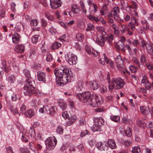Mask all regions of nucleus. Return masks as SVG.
I'll use <instances>...</instances> for the list:
<instances>
[{
  "mask_svg": "<svg viewBox=\"0 0 153 153\" xmlns=\"http://www.w3.org/2000/svg\"><path fill=\"white\" fill-rule=\"evenodd\" d=\"M54 74L58 84H65L71 81L72 76L71 69L65 66H61L55 69Z\"/></svg>",
  "mask_w": 153,
  "mask_h": 153,
  "instance_id": "1",
  "label": "nucleus"
},
{
  "mask_svg": "<svg viewBox=\"0 0 153 153\" xmlns=\"http://www.w3.org/2000/svg\"><path fill=\"white\" fill-rule=\"evenodd\" d=\"M109 90L111 92L113 89H120L125 84L124 80L120 78H112L108 81Z\"/></svg>",
  "mask_w": 153,
  "mask_h": 153,
  "instance_id": "2",
  "label": "nucleus"
},
{
  "mask_svg": "<svg viewBox=\"0 0 153 153\" xmlns=\"http://www.w3.org/2000/svg\"><path fill=\"white\" fill-rule=\"evenodd\" d=\"M24 93L25 95L31 96L34 94L38 97H42L44 95L43 93L34 87H24Z\"/></svg>",
  "mask_w": 153,
  "mask_h": 153,
  "instance_id": "3",
  "label": "nucleus"
},
{
  "mask_svg": "<svg viewBox=\"0 0 153 153\" xmlns=\"http://www.w3.org/2000/svg\"><path fill=\"white\" fill-rule=\"evenodd\" d=\"M102 102V99L100 97H99L96 94H93L88 100V104L92 107H96L100 105Z\"/></svg>",
  "mask_w": 153,
  "mask_h": 153,
  "instance_id": "4",
  "label": "nucleus"
},
{
  "mask_svg": "<svg viewBox=\"0 0 153 153\" xmlns=\"http://www.w3.org/2000/svg\"><path fill=\"white\" fill-rule=\"evenodd\" d=\"M57 143V140L54 136L49 137L45 140V144L48 149L49 150L53 149Z\"/></svg>",
  "mask_w": 153,
  "mask_h": 153,
  "instance_id": "5",
  "label": "nucleus"
},
{
  "mask_svg": "<svg viewBox=\"0 0 153 153\" xmlns=\"http://www.w3.org/2000/svg\"><path fill=\"white\" fill-rule=\"evenodd\" d=\"M91 96V93L89 91H86L82 94L76 95V97L79 101L83 103L87 102L88 104Z\"/></svg>",
  "mask_w": 153,
  "mask_h": 153,
  "instance_id": "6",
  "label": "nucleus"
},
{
  "mask_svg": "<svg viewBox=\"0 0 153 153\" xmlns=\"http://www.w3.org/2000/svg\"><path fill=\"white\" fill-rule=\"evenodd\" d=\"M66 61L70 65H75L77 62V57L74 54L69 52L65 55Z\"/></svg>",
  "mask_w": 153,
  "mask_h": 153,
  "instance_id": "7",
  "label": "nucleus"
},
{
  "mask_svg": "<svg viewBox=\"0 0 153 153\" xmlns=\"http://www.w3.org/2000/svg\"><path fill=\"white\" fill-rule=\"evenodd\" d=\"M119 9L117 7H115L114 8L111 13L110 14H112L113 18L119 23L124 22V20L121 19L119 15Z\"/></svg>",
  "mask_w": 153,
  "mask_h": 153,
  "instance_id": "8",
  "label": "nucleus"
},
{
  "mask_svg": "<svg viewBox=\"0 0 153 153\" xmlns=\"http://www.w3.org/2000/svg\"><path fill=\"white\" fill-rule=\"evenodd\" d=\"M141 46L143 47H145L147 52L150 55H153V45L150 43H145L142 42Z\"/></svg>",
  "mask_w": 153,
  "mask_h": 153,
  "instance_id": "9",
  "label": "nucleus"
},
{
  "mask_svg": "<svg viewBox=\"0 0 153 153\" xmlns=\"http://www.w3.org/2000/svg\"><path fill=\"white\" fill-rule=\"evenodd\" d=\"M115 61L117 66L119 70H123L124 67L123 61L121 57L118 55L115 59Z\"/></svg>",
  "mask_w": 153,
  "mask_h": 153,
  "instance_id": "10",
  "label": "nucleus"
},
{
  "mask_svg": "<svg viewBox=\"0 0 153 153\" xmlns=\"http://www.w3.org/2000/svg\"><path fill=\"white\" fill-rule=\"evenodd\" d=\"M51 7L53 9H55L61 6L60 0H49Z\"/></svg>",
  "mask_w": 153,
  "mask_h": 153,
  "instance_id": "11",
  "label": "nucleus"
},
{
  "mask_svg": "<svg viewBox=\"0 0 153 153\" xmlns=\"http://www.w3.org/2000/svg\"><path fill=\"white\" fill-rule=\"evenodd\" d=\"M106 145L107 147H109L112 149H115L117 147L115 142L114 140L112 139L108 140Z\"/></svg>",
  "mask_w": 153,
  "mask_h": 153,
  "instance_id": "12",
  "label": "nucleus"
},
{
  "mask_svg": "<svg viewBox=\"0 0 153 153\" xmlns=\"http://www.w3.org/2000/svg\"><path fill=\"white\" fill-rule=\"evenodd\" d=\"M106 35H102L99 36L97 37V39H96V42L97 44L100 46H102L104 45L105 42V38L106 37Z\"/></svg>",
  "mask_w": 153,
  "mask_h": 153,
  "instance_id": "13",
  "label": "nucleus"
},
{
  "mask_svg": "<svg viewBox=\"0 0 153 153\" xmlns=\"http://www.w3.org/2000/svg\"><path fill=\"white\" fill-rule=\"evenodd\" d=\"M85 49L86 51L88 54L91 55L92 53L94 57L97 56L98 55L97 52L90 46L86 45L85 46Z\"/></svg>",
  "mask_w": 153,
  "mask_h": 153,
  "instance_id": "14",
  "label": "nucleus"
},
{
  "mask_svg": "<svg viewBox=\"0 0 153 153\" xmlns=\"http://www.w3.org/2000/svg\"><path fill=\"white\" fill-rule=\"evenodd\" d=\"M21 37L19 34L15 32L12 35V40L14 44H18L20 41Z\"/></svg>",
  "mask_w": 153,
  "mask_h": 153,
  "instance_id": "15",
  "label": "nucleus"
},
{
  "mask_svg": "<svg viewBox=\"0 0 153 153\" xmlns=\"http://www.w3.org/2000/svg\"><path fill=\"white\" fill-rule=\"evenodd\" d=\"M140 111L141 113L144 115H147L150 113V110L148 106H141L140 107Z\"/></svg>",
  "mask_w": 153,
  "mask_h": 153,
  "instance_id": "16",
  "label": "nucleus"
},
{
  "mask_svg": "<svg viewBox=\"0 0 153 153\" xmlns=\"http://www.w3.org/2000/svg\"><path fill=\"white\" fill-rule=\"evenodd\" d=\"M77 117L75 115H73L68 118V120L67 122L66 126H70L73 124L76 121Z\"/></svg>",
  "mask_w": 153,
  "mask_h": 153,
  "instance_id": "17",
  "label": "nucleus"
},
{
  "mask_svg": "<svg viewBox=\"0 0 153 153\" xmlns=\"http://www.w3.org/2000/svg\"><path fill=\"white\" fill-rule=\"evenodd\" d=\"M93 120L94 123L101 126L104 124V119L101 117H94Z\"/></svg>",
  "mask_w": 153,
  "mask_h": 153,
  "instance_id": "18",
  "label": "nucleus"
},
{
  "mask_svg": "<svg viewBox=\"0 0 153 153\" xmlns=\"http://www.w3.org/2000/svg\"><path fill=\"white\" fill-rule=\"evenodd\" d=\"M141 26L143 29L144 30H149L150 26L148 22L146 20H142L141 21Z\"/></svg>",
  "mask_w": 153,
  "mask_h": 153,
  "instance_id": "19",
  "label": "nucleus"
},
{
  "mask_svg": "<svg viewBox=\"0 0 153 153\" xmlns=\"http://www.w3.org/2000/svg\"><path fill=\"white\" fill-rule=\"evenodd\" d=\"M25 48L23 45H17L15 46V50L18 53H22L24 51Z\"/></svg>",
  "mask_w": 153,
  "mask_h": 153,
  "instance_id": "20",
  "label": "nucleus"
},
{
  "mask_svg": "<svg viewBox=\"0 0 153 153\" xmlns=\"http://www.w3.org/2000/svg\"><path fill=\"white\" fill-rule=\"evenodd\" d=\"M74 87L76 88V91H81L84 88V83L82 81H78Z\"/></svg>",
  "mask_w": 153,
  "mask_h": 153,
  "instance_id": "21",
  "label": "nucleus"
},
{
  "mask_svg": "<svg viewBox=\"0 0 153 153\" xmlns=\"http://www.w3.org/2000/svg\"><path fill=\"white\" fill-rule=\"evenodd\" d=\"M37 78L39 81L45 82V74L42 72H39L37 73Z\"/></svg>",
  "mask_w": 153,
  "mask_h": 153,
  "instance_id": "22",
  "label": "nucleus"
},
{
  "mask_svg": "<svg viewBox=\"0 0 153 153\" xmlns=\"http://www.w3.org/2000/svg\"><path fill=\"white\" fill-rule=\"evenodd\" d=\"M89 85L90 88L92 90H96L99 88L97 82L95 80L90 82Z\"/></svg>",
  "mask_w": 153,
  "mask_h": 153,
  "instance_id": "23",
  "label": "nucleus"
},
{
  "mask_svg": "<svg viewBox=\"0 0 153 153\" xmlns=\"http://www.w3.org/2000/svg\"><path fill=\"white\" fill-rule=\"evenodd\" d=\"M36 55V50L34 48H31L27 53V56L30 59H32Z\"/></svg>",
  "mask_w": 153,
  "mask_h": 153,
  "instance_id": "24",
  "label": "nucleus"
},
{
  "mask_svg": "<svg viewBox=\"0 0 153 153\" xmlns=\"http://www.w3.org/2000/svg\"><path fill=\"white\" fill-rule=\"evenodd\" d=\"M34 84L33 81L30 78L27 79L25 82L24 87H34L33 84Z\"/></svg>",
  "mask_w": 153,
  "mask_h": 153,
  "instance_id": "25",
  "label": "nucleus"
},
{
  "mask_svg": "<svg viewBox=\"0 0 153 153\" xmlns=\"http://www.w3.org/2000/svg\"><path fill=\"white\" fill-rule=\"evenodd\" d=\"M121 22V23H119L120 24V31L121 33L123 34L125 33L127 30V25L126 24H122Z\"/></svg>",
  "mask_w": 153,
  "mask_h": 153,
  "instance_id": "26",
  "label": "nucleus"
},
{
  "mask_svg": "<svg viewBox=\"0 0 153 153\" xmlns=\"http://www.w3.org/2000/svg\"><path fill=\"white\" fill-rule=\"evenodd\" d=\"M137 126L141 128H144L146 125L145 124V122L139 119L137 120L136 122Z\"/></svg>",
  "mask_w": 153,
  "mask_h": 153,
  "instance_id": "27",
  "label": "nucleus"
},
{
  "mask_svg": "<svg viewBox=\"0 0 153 153\" xmlns=\"http://www.w3.org/2000/svg\"><path fill=\"white\" fill-rule=\"evenodd\" d=\"M61 46V44L57 42H55L52 44L51 48L52 49L55 50L58 49Z\"/></svg>",
  "mask_w": 153,
  "mask_h": 153,
  "instance_id": "28",
  "label": "nucleus"
},
{
  "mask_svg": "<svg viewBox=\"0 0 153 153\" xmlns=\"http://www.w3.org/2000/svg\"><path fill=\"white\" fill-rule=\"evenodd\" d=\"M25 115L28 117H30L33 116L35 114V112L33 110L30 109L28 110L25 113Z\"/></svg>",
  "mask_w": 153,
  "mask_h": 153,
  "instance_id": "29",
  "label": "nucleus"
},
{
  "mask_svg": "<svg viewBox=\"0 0 153 153\" xmlns=\"http://www.w3.org/2000/svg\"><path fill=\"white\" fill-rule=\"evenodd\" d=\"M49 107L48 105L43 106L42 107H40L39 109V112L41 113H43L48 112L49 110Z\"/></svg>",
  "mask_w": 153,
  "mask_h": 153,
  "instance_id": "30",
  "label": "nucleus"
},
{
  "mask_svg": "<svg viewBox=\"0 0 153 153\" xmlns=\"http://www.w3.org/2000/svg\"><path fill=\"white\" fill-rule=\"evenodd\" d=\"M101 126H99L96 123H94L92 128V130L93 132L101 131L100 127Z\"/></svg>",
  "mask_w": 153,
  "mask_h": 153,
  "instance_id": "31",
  "label": "nucleus"
},
{
  "mask_svg": "<svg viewBox=\"0 0 153 153\" xmlns=\"http://www.w3.org/2000/svg\"><path fill=\"white\" fill-rule=\"evenodd\" d=\"M72 11L74 14L78 13L80 11L78 7L76 4H74L72 5Z\"/></svg>",
  "mask_w": 153,
  "mask_h": 153,
  "instance_id": "32",
  "label": "nucleus"
},
{
  "mask_svg": "<svg viewBox=\"0 0 153 153\" xmlns=\"http://www.w3.org/2000/svg\"><path fill=\"white\" fill-rule=\"evenodd\" d=\"M103 55L104 57V59L106 63L107 64L109 65L111 67H113L114 64L113 62L111 60L108 59L105 56V53L103 54Z\"/></svg>",
  "mask_w": 153,
  "mask_h": 153,
  "instance_id": "33",
  "label": "nucleus"
},
{
  "mask_svg": "<svg viewBox=\"0 0 153 153\" xmlns=\"http://www.w3.org/2000/svg\"><path fill=\"white\" fill-rule=\"evenodd\" d=\"M127 42L128 44L126 45L125 47L128 50L129 53H131V52L132 49L129 45L132 43V41L130 39H128L127 40Z\"/></svg>",
  "mask_w": 153,
  "mask_h": 153,
  "instance_id": "34",
  "label": "nucleus"
},
{
  "mask_svg": "<svg viewBox=\"0 0 153 153\" xmlns=\"http://www.w3.org/2000/svg\"><path fill=\"white\" fill-rule=\"evenodd\" d=\"M49 110L50 114L53 115L56 112V106H51L50 108H49Z\"/></svg>",
  "mask_w": 153,
  "mask_h": 153,
  "instance_id": "35",
  "label": "nucleus"
},
{
  "mask_svg": "<svg viewBox=\"0 0 153 153\" xmlns=\"http://www.w3.org/2000/svg\"><path fill=\"white\" fill-rule=\"evenodd\" d=\"M59 106L62 111H63L66 108L67 105L65 102L60 101L59 103Z\"/></svg>",
  "mask_w": 153,
  "mask_h": 153,
  "instance_id": "36",
  "label": "nucleus"
},
{
  "mask_svg": "<svg viewBox=\"0 0 153 153\" xmlns=\"http://www.w3.org/2000/svg\"><path fill=\"white\" fill-rule=\"evenodd\" d=\"M110 119L112 121L116 123H119L120 121V117L118 116L111 115Z\"/></svg>",
  "mask_w": 153,
  "mask_h": 153,
  "instance_id": "37",
  "label": "nucleus"
},
{
  "mask_svg": "<svg viewBox=\"0 0 153 153\" xmlns=\"http://www.w3.org/2000/svg\"><path fill=\"white\" fill-rule=\"evenodd\" d=\"M92 5L94 7L93 10H92L91 9V6L89 7L88 12L90 13H91L93 12L94 13H96L97 11V7L96 4L94 3H93L92 4Z\"/></svg>",
  "mask_w": 153,
  "mask_h": 153,
  "instance_id": "38",
  "label": "nucleus"
},
{
  "mask_svg": "<svg viewBox=\"0 0 153 153\" xmlns=\"http://www.w3.org/2000/svg\"><path fill=\"white\" fill-rule=\"evenodd\" d=\"M111 27L114 30V34L116 35H118L119 33V31L117 26L115 24H112Z\"/></svg>",
  "mask_w": 153,
  "mask_h": 153,
  "instance_id": "39",
  "label": "nucleus"
},
{
  "mask_svg": "<svg viewBox=\"0 0 153 153\" xmlns=\"http://www.w3.org/2000/svg\"><path fill=\"white\" fill-rule=\"evenodd\" d=\"M96 29L98 31L101 32L102 35H106V33L104 31V28L103 27L101 26H97L96 27Z\"/></svg>",
  "mask_w": 153,
  "mask_h": 153,
  "instance_id": "40",
  "label": "nucleus"
},
{
  "mask_svg": "<svg viewBox=\"0 0 153 153\" xmlns=\"http://www.w3.org/2000/svg\"><path fill=\"white\" fill-rule=\"evenodd\" d=\"M132 61L133 62L136 63L139 68H141L143 67V65L140 63L136 57H132Z\"/></svg>",
  "mask_w": 153,
  "mask_h": 153,
  "instance_id": "41",
  "label": "nucleus"
},
{
  "mask_svg": "<svg viewBox=\"0 0 153 153\" xmlns=\"http://www.w3.org/2000/svg\"><path fill=\"white\" fill-rule=\"evenodd\" d=\"M76 38L78 41L80 42L82 41L84 39L82 34L80 33H78L76 34Z\"/></svg>",
  "mask_w": 153,
  "mask_h": 153,
  "instance_id": "42",
  "label": "nucleus"
},
{
  "mask_svg": "<svg viewBox=\"0 0 153 153\" xmlns=\"http://www.w3.org/2000/svg\"><path fill=\"white\" fill-rule=\"evenodd\" d=\"M129 69L131 71V72L134 73H136L137 70L138 69V68L135 67L134 65H131L129 66Z\"/></svg>",
  "mask_w": 153,
  "mask_h": 153,
  "instance_id": "43",
  "label": "nucleus"
},
{
  "mask_svg": "<svg viewBox=\"0 0 153 153\" xmlns=\"http://www.w3.org/2000/svg\"><path fill=\"white\" fill-rule=\"evenodd\" d=\"M140 148L139 146H135L132 149V153H140Z\"/></svg>",
  "mask_w": 153,
  "mask_h": 153,
  "instance_id": "44",
  "label": "nucleus"
},
{
  "mask_svg": "<svg viewBox=\"0 0 153 153\" xmlns=\"http://www.w3.org/2000/svg\"><path fill=\"white\" fill-rule=\"evenodd\" d=\"M39 35H36L33 36L32 38V41L33 44H36L38 41L39 40Z\"/></svg>",
  "mask_w": 153,
  "mask_h": 153,
  "instance_id": "45",
  "label": "nucleus"
},
{
  "mask_svg": "<svg viewBox=\"0 0 153 153\" xmlns=\"http://www.w3.org/2000/svg\"><path fill=\"white\" fill-rule=\"evenodd\" d=\"M23 73L26 78L27 79L30 78V74L29 71L27 69H25L24 70Z\"/></svg>",
  "mask_w": 153,
  "mask_h": 153,
  "instance_id": "46",
  "label": "nucleus"
},
{
  "mask_svg": "<svg viewBox=\"0 0 153 153\" xmlns=\"http://www.w3.org/2000/svg\"><path fill=\"white\" fill-rule=\"evenodd\" d=\"M45 15L46 17L49 20L52 21L53 19V17L50 13L48 11H46L45 13Z\"/></svg>",
  "mask_w": 153,
  "mask_h": 153,
  "instance_id": "47",
  "label": "nucleus"
},
{
  "mask_svg": "<svg viewBox=\"0 0 153 153\" xmlns=\"http://www.w3.org/2000/svg\"><path fill=\"white\" fill-rule=\"evenodd\" d=\"M79 4L83 12L84 13H86L87 10L85 9L84 2L82 1H80Z\"/></svg>",
  "mask_w": 153,
  "mask_h": 153,
  "instance_id": "48",
  "label": "nucleus"
},
{
  "mask_svg": "<svg viewBox=\"0 0 153 153\" xmlns=\"http://www.w3.org/2000/svg\"><path fill=\"white\" fill-rule=\"evenodd\" d=\"M63 128L62 126H58L56 129L57 132L60 134H62L63 132Z\"/></svg>",
  "mask_w": 153,
  "mask_h": 153,
  "instance_id": "49",
  "label": "nucleus"
},
{
  "mask_svg": "<svg viewBox=\"0 0 153 153\" xmlns=\"http://www.w3.org/2000/svg\"><path fill=\"white\" fill-rule=\"evenodd\" d=\"M46 60L47 62H51L53 61V58L52 55L50 54L47 55L46 57Z\"/></svg>",
  "mask_w": 153,
  "mask_h": 153,
  "instance_id": "50",
  "label": "nucleus"
},
{
  "mask_svg": "<svg viewBox=\"0 0 153 153\" xmlns=\"http://www.w3.org/2000/svg\"><path fill=\"white\" fill-rule=\"evenodd\" d=\"M131 22H132V23L135 26H138L139 23L137 22V19L134 16H131Z\"/></svg>",
  "mask_w": 153,
  "mask_h": 153,
  "instance_id": "51",
  "label": "nucleus"
},
{
  "mask_svg": "<svg viewBox=\"0 0 153 153\" xmlns=\"http://www.w3.org/2000/svg\"><path fill=\"white\" fill-rule=\"evenodd\" d=\"M105 38L108 41L110 45H111L112 44L110 41L112 40L113 39V35L111 34H109L108 35L107 37H106Z\"/></svg>",
  "mask_w": 153,
  "mask_h": 153,
  "instance_id": "52",
  "label": "nucleus"
},
{
  "mask_svg": "<svg viewBox=\"0 0 153 153\" xmlns=\"http://www.w3.org/2000/svg\"><path fill=\"white\" fill-rule=\"evenodd\" d=\"M48 30L50 33L52 35H54L57 33L56 29L52 27L50 28Z\"/></svg>",
  "mask_w": 153,
  "mask_h": 153,
  "instance_id": "53",
  "label": "nucleus"
},
{
  "mask_svg": "<svg viewBox=\"0 0 153 153\" xmlns=\"http://www.w3.org/2000/svg\"><path fill=\"white\" fill-rule=\"evenodd\" d=\"M8 81L9 83L12 84L15 81V79L14 76H10L7 78Z\"/></svg>",
  "mask_w": 153,
  "mask_h": 153,
  "instance_id": "54",
  "label": "nucleus"
},
{
  "mask_svg": "<svg viewBox=\"0 0 153 153\" xmlns=\"http://www.w3.org/2000/svg\"><path fill=\"white\" fill-rule=\"evenodd\" d=\"M125 134L128 137H130L131 136V133L130 128H127L125 131Z\"/></svg>",
  "mask_w": 153,
  "mask_h": 153,
  "instance_id": "55",
  "label": "nucleus"
},
{
  "mask_svg": "<svg viewBox=\"0 0 153 153\" xmlns=\"http://www.w3.org/2000/svg\"><path fill=\"white\" fill-rule=\"evenodd\" d=\"M94 29V25L91 23H88L87 25V28L86 29L87 31L93 30Z\"/></svg>",
  "mask_w": 153,
  "mask_h": 153,
  "instance_id": "56",
  "label": "nucleus"
},
{
  "mask_svg": "<svg viewBox=\"0 0 153 153\" xmlns=\"http://www.w3.org/2000/svg\"><path fill=\"white\" fill-rule=\"evenodd\" d=\"M128 25L130 27L132 31H134L135 29V26L132 23V22H129L128 23Z\"/></svg>",
  "mask_w": 153,
  "mask_h": 153,
  "instance_id": "57",
  "label": "nucleus"
},
{
  "mask_svg": "<svg viewBox=\"0 0 153 153\" xmlns=\"http://www.w3.org/2000/svg\"><path fill=\"white\" fill-rule=\"evenodd\" d=\"M107 91V89L105 86L104 85H102L100 86V92L102 93H104Z\"/></svg>",
  "mask_w": 153,
  "mask_h": 153,
  "instance_id": "58",
  "label": "nucleus"
},
{
  "mask_svg": "<svg viewBox=\"0 0 153 153\" xmlns=\"http://www.w3.org/2000/svg\"><path fill=\"white\" fill-rule=\"evenodd\" d=\"M132 143L131 140H126L123 142V144L125 147H127L130 145Z\"/></svg>",
  "mask_w": 153,
  "mask_h": 153,
  "instance_id": "59",
  "label": "nucleus"
},
{
  "mask_svg": "<svg viewBox=\"0 0 153 153\" xmlns=\"http://www.w3.org/2000/svg\"><path fill=\"white\" fill-rule=\"evenodd\" d=\"M124 20L126 22H128L131 19L130 14H126L124 15L123 17Z\"/></svg>",
  "mask_w": 153,
  "mask_h": 153,
  "instance_id": "60",
  "label": "nucleus"
},
{
  "mask_svg": "<svg viewBox=\"0 0 153 153\" xmlns=\"http://www.w3.org/2000/svg\"><path fill=\"white\" fill-rule=\"evenodd\" d=\"M145 87L148 90H150L151 89V83L148 81L145 83Z\"/></svg>",
  "mask_w": 153,
  "mask_h": 153,
  "instance_id": "61",
  "label": "nucleus"
},
{
  "mask_svg": "<svg viewBox=\"0 0 153 153\" xmlns=\"http://www.w3.org/2000/svg\"><path fill=\"white\" fill-rule=\"evenodd\" d=\"M6 153H14L13 148L11 146H9L6 148Z\"/></svg>",
  "mask_w": 153,
  "mask_h": 153,
  "instance_id": "62",
  "label": "nucleus"
},
{
  "mask_svg": "<svg viewBox=\"0 0 153 153\" xmlns=\"http://www.w3.org/2000/svg\"><path fill=\"white\" fill-rule=\"evenodd\" d=\"M62 116L65 119H68L69 117V115L68 112L66 111L63 112L62 114Z\"/></svg>",
  "mask_w": 153,
  "mask_h": 153,
  "instance_id": "63",
  "label": "nucleus"
},
{
  "mask_svg": "<svg viewBox=\"0 0 153 153\" xmlns=\"http://www.w3.org/2000/svg\"><path fill=\"white\" fill-rule=\"evenodd\" d=\"M20 151V153H29L28 149L25 148H21Z\"/></svg>",
  "mask_w": 153,
  "mask_h": 153,
  "instance_id": "64",
  "label": "nucleus"
}]
</instances>
